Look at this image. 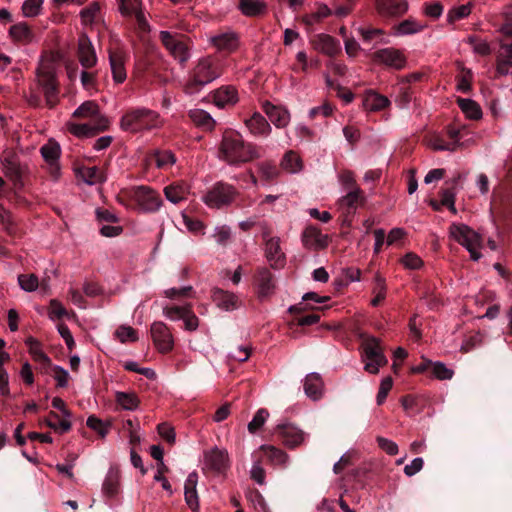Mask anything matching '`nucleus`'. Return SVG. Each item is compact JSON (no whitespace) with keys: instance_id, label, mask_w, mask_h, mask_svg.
<instances>
[{"instance_id":"obj_1","label":"nucleus","mask_w":512,"mask_h":512,"mask_svg":"<svg viewBox=\"0 0 512 512\" xmlns=\"http://www.w3.org/2000/svg\"><path fill=\"white\" fill-rule=\"evenodd\" d=\"M260 152L253 143L245 142L238 133L228 132L223 135L219 146V158L232 166L260 158Z\"/></svg>"},{"instance_id":"obj_2","label":"nucleus","mask_w":512,"mask_h":512,"mask_svg":"<svg viewBox=\"0 0 512 512\" xmlns=\"http://www.w3.org/2000/svg\"><path fill=\"white\" fill-rule=\"evenodd\" d=\"M223 72L224 64L218 57L206 56L201 58L192 71L185 91L187 93H194L219 78Z\"/></svg>"},{"instance_id":"obj_3","label":"nucleus","mask_w":512,"mask_h":512,"mask_svg":"<svg viewBox=\"0 0 512 512\" xmlns=\"http://www.w3.org/2000/svg\"><path fill=\"white\" fill-rule=\"evenodd\" d=\"M163 124L160 114L146 107L130 109L120 120L121 129L131 133L159 129Z\"/></svg>"},{"instance_id":"obj_4","label":"nucleus","mask_w":512,"mask_h":512,"mask_svg":"<svg viewBox=\"0 0 512 512\" xmlns=\"http://www.w3.org/2000/svg\"><path fill=\"white\" fill-rule=\"evenodd\" d=\"M56 72V61L50 57H42L36 70V79L49 108L55 107L59 102V83Z\"/></svg>"},{"instance_id":"obj_5","label":"nucleus","mask_w":512,"mask_h":512,"mask_svg":"<svg viewBox=\"0 0 512 512\" xmlns=\"http://www.w3.org/2000/svg\"><path fill=\"white\" fill-rule=\"evenodd\" d=\"M449 235L469 252L473 261H478L482 257L480 252L483 247L482 236L468 225L452 223L449 227Z\"/></svg>"},{"instance_id":"obj_6","label":"nucleus","mask_w":512,"mask_h":512,"mask_svg":"<svg viewBox=\"0 0 512 512\" xmlns=\"http://www.w3.org/2000/svg\"><path fill=\"white\" fill-rule=\"evenodd\" d=\"M238 196L239 191L235 186L219 181L206 191L202 201L209 208L221 209L230 206Z\"/></svg>"},{"instance_id":"obj_7","label":"nucleus","mask_w":512,"mask_h":512,"mask_svg":"<svg viewBox=\"0 0 512 512\" xmlns=\"http://www.w3.org/2000/svg\"><path fill=\"white\" fill-rule=\"evenodd\" d=\"M362 359L365 363L364 369L370 374H377L380 367L387 364L380 342L375 337H369L362 344Z\"/></svg>"},{"instance_id":"obj_8","label":"nucleus","mask_w":512,"mask_h":512,"mask_svg":"<svg viewBox=\"0 0 512 512\" xmlns=\"http://www.w3.org/2000/svg\"><path fill=\"white\" fill-rule=\"evenodd\" d=\"M130 196L144 213H155L163 204L160 194L149 186L140 185L134 187L131 190Z\"/></svg>"},{"instance_id":"obj_9","label":"nucleus","mask_w":512,"mask_h":512,"mask_svg":"<svg viewBox=\"0 0 512 512\" xmlns=\"http://www.w3.org/2000/svg\"><path fill=\"white\" fill-rule=\"evenodd\" d=\"M264 256L270 267L275 270L283 269L286 265V255L281 248L278 236H270L268 231L263 232Z\"/></svg>"},{"instance_id":"obj_10","label":"nucleus","mask_w":512,"mask_h":512,"mask_svg":"<svg viewBox=\"0 0 512 512\" xmlns=\"http://www.w3.org/2000/svg\"><path fill=\"white\" fill-rule=\"evenodd\" d=\"M230 467L228 451L224 448L213 447L203 454V470L216 474L225 473Z\"/></svg>"},{"instance_id":"obj_11","label":"nucleus","mask_w":512,"mask_h":512,"mask_svg":"<svg viewBox=\"0 0 512 512\" xmlns=\"http://www.w3.org/2000/svg\"><path fill=\"white\" fill-rule=\"evenodd\" d=\"M150 333L153 344L158 352L166 354L174 348V336L166 323L154 321L151 324Z\"/></svg>"},{"instance_id":"obj_12","label":"nucleus","mask_w":512,"mask_h":512,"mask_svg":"<svg viewBox=\"0 0 512 512\" xmlns=\"http://www.w3.org/2000/svg\"><path fill=\"white\" fill-rule=\"evenodd\" d=\"M254 286L257 297L261 300L271 297L276 290V280L267 267H258L254 275Z\"/></svg>"},{"instance_id":"obj_13","label":"nucleus","mask_w":512,"mask_h":512,"mask_svg":"<svg viewBox=\"0 0 512 512\" xmlns=\"http://www.w3.org/2000/svg\"><path fill=\"white\" fill-rule=\"evenodd\" d=\"M372 59L377 64H382L396 70L405 68L407 64V59L403 51L394 47L382 48L375 51Z\"/></svg>"},{"instance_id":"obj_14","label":"nucleus","mask_w":512,"mask_h":512,"mask_svg":"<svg viewBox=\"0 0 512 512\" xmlns=\"http://www.w3.org/2000/svg\"><path fill=\"white\" fill-rule=\"evenodd\" d=\"M160 39L175 60L181 64L188 61L190 58L189 48L184 41L178 38L177 35H174L169 31H161Z\"/></svg>"},{"instance_id":"obj_15","label":"nucleus","mask_w":512,"mask_h":512,"mask_svg":"<svg viewBox=\"0 0 512 512\" xmlns=\"http://www.w3.org/2000/svg\"><path fill=\"white\" fill-rule=\"evenodd\" d=\"M108 55L113 81L116 84H122L127 78L125 65L128 54L122 48H115L109 49Z\"/></svg>"},{"instance_id":"obj_16","label":"nucleus","mask_w":512,"mask_h":512,"mask_svg":"<svg viewBox=\"0 0 512 512\" xmlns=\"http://www.w3.org/2000/svg\"><path fill=\"white\" fill-rule=\"evenodd\" d=\"M209 42L217 51L231 54L239 48L240 37L235 31L228 30L211 36Z\"/></svg>"},{"instance_id":"obj_17","label":"nucleus","mask_w":512,"mask_h":512,"mask_svg":"<svg viewBox=\"0 0 512 512\" xmlns=\"http://www.w3.org/2000/svg\"><path fill=\"white\" fill-rule=\"evenodd\" d=\"M109 127V120L105 116H99L95 124L69 123L68 130L76 137H90L96 135L100 131H104Z\"/></svg>"},{"instance_id":"obj_18","label":"nucleus","mask_w":512,"mask_h":512,"mask_svg":"<svg viewBox=\"0 0 512 512\" xmlns=\"http://www.w3.org/2000/svg\"><path fill=\"white\" fill-rule=\"evenodd\" d=\"M302 244L308 250L318 251L329 244L328 236L321 233L315 226H308L302 233Z\"/></svg>"},{"instance_id":"obj_19","label":"nucleus","mask_w":512,"mask_h":512,"mask_svg":"<svg viewBox=\"0 0 512 512\" xmlns=\"http://www.w3.org/2000/svg\"><path fill=\"white\" fill-rule=\"evenodd\" d=\"M78 59L84 69H90L97 64V56L90 38L82 34L78 39Z\"/></svg>"},{"instance_id":"obj_20","label":"nucleus","mask_w":512,"mask_h":512,"mask_svg":"<svg viewBox=\"0 0 512 512\" xmlns=\"http://www.w3.org/2000/svg\"><path fill=\"white\" fill-rule=\"evenodd\" d=\"M211 298L215 305L224 311H234L240 306V300L235 293L221 288H213Z\"/></svg>"},{"instance_id":"obj_21","label":"nucleus","mask_w":512,"mask_h":512,"mask_svg":"<svg viewBox=\"0 0 512 512\" xmlns=\"http://www.w3.org/2000/svg\"><path fill=\"white\" fill-rule=\"evenodd\" d=\"M408 8L407 0H376L377 12L383 17H400Z\"/></svg>"},{"instance_id":"obj_22","label":"nucleus","mask_w":512,"mask_h":512,"mask_svg":"<svg viewBox=\"0 0 512 512\" xmlns=\"http://www.w3.org/2000/svg\"><path fill=\"white\" fill-rule=\"evenodd\" d=\"M312 44L318 52L329 57H334L341 52L340 42L329 34H317Z\"/></svg>"},{"instance_id":"obj_23","label":"nucleus","mask_w":512,"mask_h":512,"mask_svg":"<svg viewBox=\"0 0 512 512\" xmlns=\"http://www.w3.org/2000/svg\"><path fill=\"white\" fill-rule=\"evenodd\" d=\"M303 389L305 395L313 401L322 398L324 394V382L321 375L317 372H311L303 380Z\"/></svg>"},{"instance_id":"obj_24","label":"nucleus","mask_w":512,"mask_h":512,"mask_svg":"<svg viewBox=\"0 0 512 512\" xmlns=\"http://www.w3.org/2000/svg\"><path fill=\"white\" fill-rule=\"evenodd\" d=\"M282 442L288 448H296L305 441V433L292 424L278 426Z\"/></svg>"},{"instance_id":"obj_25","label":"nucleus","mask_w":512,"mask_h":512,"mask_svg":"<svg viewBox=\"0 0 512 512\" xmlns=\"http://www.w3.org/2000/svg\"><path fill=\"white\" fill-rule=\"evenodd\" d=\"M213 103L220 108L235 105L238 100V91L232 85H224L213 92Z\"/></svg>"},{"instance_id":"obj_26","label":"nucleus","mask_w":512,"mask_h":512,"mask_svg":"<svg viewBox=\"0 0 512 512\" xmlns=\"http://www.w3.org/2000/svg\"><path fill=\"white\" fill-rule=\"evenodd\" d=\"M262 108L266 115L268 116V118L270 119V121L277 128H284L289 124L290 113L286 108L281 106H275L268 101L263 103Z\"/></svg>"},{"instance_id":"obj_27","label":"nucleus","mask_w":512,"mask_h":512,"mask_svg":"<svg viewBox=\"0 0 512 512\" xmlns=\"http://www.w3.org/2000/svg\"><path fill=\"white\" fill-rule=\"evenodd\" d=\"M238 10L246 17H262L268 12V4L264 0H239Z\"/></svg>"},{"instance_id":"obj_28","label":"nucleus","mask_w":512,"mask_h":512,"mask_svg":"<svg viewBox=\"0 0 512 512\" xmlns=\"http://www.w3.org/2000/svg\"><path fill=\"white\" fill-rule=\"evenodd\" d=\"M190 193L189 185L184 181H177L171 183L164 188V194L166 199L173 203L178 204L187 199Z\"/></svg>"},{"instance_id":"obj_29","label":"nucleus","mask_w":512,"mask_h":512,"mask_svg":"<svg viewBox=\"0 0 512 512\" xmlns=\"http://www.w3.org/2000/svg\"><path fill=\"white\" fill-rule=\"evenodd\" d=\"M244 123L251 134L254 136H268L271 132V126L263 115L259 112L244 120Z\"/></svg>"},{"instance_id":"obj_30","label":"nucleus","mask_w":512,"mask_h":512,"mask_svg":"<svg viewBox=\"0 0 512 512\" xmlns=\"http://www.w3.org/2000/svg\"><path fill=\"white\" fill-rule=\"evenodd\" d=\"M197 482L198 475L196 472H192L188 475L184 485L185 501L193 512L199 509V498L196 490Z\"/></svg>"},{"instance_id":"obj_31","label":"nucleus","mask_w":512,"mask_h":512,"mask_svg":"<svg viewBox=\"0 0 512 512\" xmlns=\"http://www.w3.org/2000/svg\"><path fill=\"white\" fill-rule=\"evenodd\" d=\"M496 69L500 75H508L512 72V42L500 44Z\"/></svg>"},{"instance_id":"obj_32","label":"nucleus","mask_w":512,"mask_h":512,"mask_svg":"<svg viewBox=\"0 0 512 512\" xmlns=\"http://www.w3.org/2000/svg\"><path fill=\"white\" fill-rule=\"evenodd\" d=\"M390 104L386 96L378 94L375 91H366L363 95L362 105L365 110L376 112L385 109Z\"/></svg>"},{"instance_id":"obj_33","label":"nucleus","mask_w":512,"mask_h":512,"mask_svg":"<svg viewBox=\"0 0 512 512\" xmlns=\"http://www.w3.org/2000/svg\"><path fill=\"white\" fill-rule=\"evenodd\" d=\"M9 37L17 43L26 45L33 41L34 34L29 25L25 22H19L9 28Z\"/></svg>"},{"instance_id":"obj_34","label":"nucleus","mask_w":512,"mask_h":512,"mask_svg":"<svg viewBox=\"0 0 512 512\" xmlns=\"http://www.w3.org/2000/svg\"><path fill=\"white\" fill-rule=\"evenodd\" d=\"M260 449L265 453L271 465L281 468L287 467L289 455L285 451L272 445H262Z\"/></svg>"},{"instance_id":"obj_35","label":"nucleus","mask_w":512,"mask_h":512,"mask_svg":"<svg viewBox=\"0 0 512 512\" xmlns=\"http://www.w3.org/2000/svg\"><path fill=\"white\" fill-rule=\"evenodd\" d=\"M330 15H332V9H330L324 3L316 2L314 5V10L305 14L302 17V21L308 26H313L317 23H320L323 19L329 17Z\"/></svg>"},{"instance_id":"obj_36","label":"nucleus","mask_w":512,"mask_h":512,"mask_svg":"<svg viewBox=\"0 0 512 512\" xmlns=\"http://www.w3.org/2000/svg\"><path fill=\"white\" fill-rule=\"evenodd\" d=\"M280 167L282 170L290 173V174H296L303 169V162L301 157L293 150L287 151L281 161H280Z\"/></svg>"},{"instance_id":"obj_37","label":"nucleus","mask_w":512,"mask_h":512,"mask_svg":"<svg viewBox=\"0 0 512 512\" xmlns=\"http://www.w3.org/2000/svg\"><path fill=\"white\" fill-rule=\"evenodd\" d=\"M25 344L28 346L29 354L35 362L42 365H50V358L43 351L41 343L36 338L28 337L25 340Z\"/></svg>"},{"instance_id":"obj_38","label":"nucleus","mask_w":512,"mask_h":512,"mask_svg":"<svg viewBox=\"0 0 512 512\" xmlns=\"http://www.w3.org/2000/svg\"><path fill=\"white\" fill-rule=\"evenodd\" d=\"M188 116L195 125L202 129L212 130L215 126V120L203 109H191Z\"/></svg>"},{"instance_id":"obj_39","label":"nucleus","mask_w":512,"mask_h":512,"mask_svg":"<svg viewBox=\"0 0 512 512\" xmlns=\"http://www.w3.org/2000/svg\"><path fill=\"white\" fill-rule=\"evenodd\" d=\"M425 27V24L417 21L416 19L408 18L394 27V34L397 36L416 34L424 30Z\"/></svg>"},{"instance_id":"obj_40","label":"nucleus","mask_w":512,"mask_h":512,"mask_svg":"<svg viewBox=\"0 0 512 512\" xmlns=\"http://www.w3.org/2000/svg\"><path fill=\"white\" fill-rule=\"evenodd\" d=\"M329 300H330L329 296H319L315 292H308L303 295L301 303H298L296 305L289 307V312L290 313H300V312L306 311L308 309H316L314 306L310 307L307 303L308 301H313L315 303H325Z\"/></svg>"},{"instance_id":"obj_41","label":"nucleus","mask_w":512,"mask_h":512,"mask_svg":"<svg viewBox=\"0 0 512 512\" xmlns=\"http://www.w3.org/2000/svg\"><path fill=\"white\" fill-rule=\"evenodd\" d=\"M115 401L126 411H135L140 405V399L134 392L117 391L115 393Z\"/></svg>"},{"instance_id":"obj_42","label":"nucleus","mask_w":512,"mask_h":512,"mask_svg":"<svg viewBox=\"0 0 512 512\" xmlns=\"http://www.w3.org/2000/svg\"><path fill=\"white\" fill-rule=\"evenodd\" d=\"M41 155L44 160L50 164L51 166L56 165L60 158L61 148L60 145L54 141L49 140L46 144H44L40 149Z\"/></svg>"},{"instance_id":"obj_43","label":"nucleus","mask_w":512,"mask_h":512,"mask_svg":"<svg viewBox=\"0 0 512 512\" xmlns=\"http://www.w3.org/2000/svg\"><path fill=\"white\" fill-rule=\"evenodd\" d=\"M457 103L467 118L479 120L482 117L481 107L474 100L469 98H459Z\"/></svg>"},{"instance_id":"obj_44","label":"nucleus","mask_w":512,"mask_h":512,"mask_svg":"<svg viewBox=\"0 0 512 512\" xmlns=\"http://www.w3.org/2000/svg\"><path fill=\"white\" fill-rule=\"evenodd\" d=\"M101 7L98 2H92L80 11V18L83 25H92L100 19Z\"/></svg>"},{"instance_id":"obj_45","label":"nucleus","mask_w":512,"mask_h":512,"mask_svg":"<svg viewBox=\"0 0 512 512\" xmlns=\"http://www.w3.org/2000/svg\"><path fill=\"white\" fill-rule=\"evenodd\" d=\"M80 174L83 181L88 185H95L105 181L104 173L96 166L83 168Z\"/></svg>"},{"instance_id":"obj_46","label":"nucleus","mask_w":512,"mask_h":512,"mask_svg":"<svg viewBox=\"0 0 512 512\" xmlns=\"http://www.w3.org/2000/svg\"><path fill=\"white\" fill-rule=\"evenodd\" d=\"M73 116L77 118L96 117L97 120L101 115L99 113V106L96 102L85 101L73 112Z\"/></svg>"},{"instance_id":"obj_47","label":"nucleus","mask_w":512,"mask_h":512,"mask_svg":"<svg viewBox=\"0 0 512 512\" xmlns=\"http://www.w3.org/2000/svg\"><path fill=\"white\" fill-rule=\"evenodd\" d=\"M44 423L51 429L59 431L60 433L68 432L71 429L70 421L60 419L58 414L50 412L49 416L44 420Z\"/></svg>"},{"instance_id":"obj_48","label":"nucleus","mask_w":512,"mask_h":512,"mask_svg":"<svg viewBox=\"0 0 512 512\" xmlns=\"http://www.w3.org/2000/svg\"><path fill=\"white\" fill-rule=\"evenodd\" d=\"M190 306L191 304H185L183 306L165 305L162 308V314L171 321L182 320Z\"/></svg>"},{"instance_id":"obj_49","label":"nucleus","mask_w":512,"mask_h":512,"mask_svg":"<svg viewBox=\"0 0 512 512\" xmlns=\"http://www.w3.org/2000/svg\"><path fill=\"white\" fill-rule=\"evenodd\" d=\"M156 166L167 170L176 163V157L170 150L156 151L154 154Z\"/></svg>"},{"instance_id":"obj_50","label":"nucleus","mask_w":512,"mask_h":512,"mask_svg":"<svg viewBox=\"0 0 512 512\" xmlns=\"http://www.w3.org/2000/svg\"><path fill=\"white\" fill-rule=\"evenodd\" d=\"M258 171L266 181H273L280 175L279 169L272 161H262L257 164Z\"/></svg>"},{"instance_id":"obj_51","label":"nucleus","mask_w":512,"mask_h":512,"mask_svg":"<svg viewBox=\"0 0 512 512\" xmlns=\"http://www.w3.org/2000/svg\"><path fill=\"white\" fill-rule=\"evenodd\" d=\"M2 165L6 176L12 179H18L20 177L19 163L14 155L5 156L2 159Z\"/></svg>"},{"instance_id":"obj_52","label":"nucleus","mask_w":512,"mask_h":512,"mask_svg":"<svg viewBox=\"0 0 512 512\" xmlns=\"http://www.w3.org/2000/svg\"><path fill=\"white\" fill-rule=\"evenodd\" d=\"M86 424L90 429L97 432L101 438H105L107 436L111 427L109 422H104L94 415L88 417Z\"/></svg>"},{"instance_id":"obj_53","label":"nucleus","mask_w":512,"mask_h":512,"mask_svg":"<svg viewBox=\"0 0 512 512\" xmlns=\"http://www.w3.org/2000/svg\"><path fill=\"white\" fill-rule=\"evenodd\" d=\"M472 10V5L470 3L463 4L457 7L451 8L447 13V21L449 23H454L458 20L466 18L470 15Z\"/></svg>"},{"instance_id":"obj_54","label":"nucleus","mask_w":512,"mask_h":512,"mask_svg":"<svg viewBox=\"0 0 512 512\" xmlns=\"http://www.w3.org/2000/svg\"><path fill=\"white\" fill-rule=\"evenodd\" d=\"M114 335L121 343L136 342L138 340L137 331L133 327L127 325L119 326Z\"/></svg>"},{"instance_id":"obj_55","label":"nucleus","mask_w":512,"mask_h":512,"mask_svg":"<svg viewBox=\"0 0 512 512\" xmlns=\"http://www.w3.org/2000/svg\"><path fill=\"white\" fill-rule=\"evenodd\" d=\"M44 0H25L22 5L24 17L33 18L41 14Z\"/></svg>"},{"instance_id":"obj_56","label":"nucleus","mask_w":512,"mask_h":512,"mask_svg":"<svg viewBox=\"0 0 512 512\" xmlns=\"http://www.w3.org/2000/svg\"><path fill=\"white\" fill-rule=\"evenodd\" d=\"M468 43L471 45L474 53L480 56H487L491 53V47L487 40L476 36L468 37Z\"/></svg>"},{"instance_id":"obj_57","label":"nucleus","mask_w":512,"mask_h":512,"mask_svg":"<svg viewBox=\"0 0 512 512\" xmlns=\"http://www.w3.org/2000/svg\"><path fill=\"white\" fill-rule=\"evenodd\" d=\"M431 374L434 378L438 380H450L454 375V371L451 368H448L443 362H433Z\"/></svg>"},{"instance_id":"obj_58","label":"nucleus","mask_w":512,"mask_h":512,"mask_svg":"<svg viewBox=\"0 0 512 512\" xmlns=\"http://www.w3.org/2000/svg\"><path fill=\"white\" fill-rule=\"evenodd\" d=\"M373 293L375 294V297L371 300V305L376 307L386 297L385 279L379 274L375 276V286L373 288Z\"/></svg>"},{"instance_id":"obj_59","label":"nucleus","mask_w":512,"mask_h":512,"mask_svg":"<svg viewBox=\"0 0 512 512\" xmlns=\"http://www.w3.org/2000/svg\"><path fill=\"white\" fill-rule=\"evenodd\" d=\"M18 283L26 292H33L39 286L38 277L34 274H21L18 276Z\"/></svg>"},{"instance_id":"obj_60","label":"nucleus","mask_w":512,"mask_h":512,"mask_svg":"<svg viewBox=\"0 0 512 512\" xmlns=\"http://www.w3.org/2000/svg\"><path fill=\"white\" fill-rule=\"evenodd\" d=\"M231 236V228L227 225L217 226L212 234L217 244L221 246H226L230 242Z\"/></svg>"},{"instance_id":"obj_61","label":"nucleus","mask_w":512,"mask_h":512,"mask_svg":"<svg viewBox=\"0 0 512 512\" xmlns=\"http://www.w3.org/2000/svg\"><path fill=\"white\" fill-rule=\"evenodd\" d=\"M269 416V412L261 408L254 415L253 419L248 423V431L250 433H256L266 422Z\"/></svg>"},{"instance_id":"obj_62","label":"nucleus","mask_w":512,"mask_h":512,"mask_svg":"<svg viewBox=\"0 0 512 512\" xmlns=\"http://www.w3.org/2000/svg\"><path fill=\"white\" fill-rule=\"evenodd\" d=\"M362 199V192L359 187L349 190L346 195L340 199V204L348 208H354L357 203Z\"/></svg>"},{"instance_id":"obj_63","label":"nucleus","mask_w":512,"mask_h":512,"mask_svg":"<svg viewBox=\"0 0 512 512\" xmlns=\"http://www.w3.org/2000/svg\"><path fill=\"white\" fill-rule=\"evenodd\" d=\"M118 489V476L113 473L108 474L102 485L103 493L106 494L107 496H114L118 493Z\"/></svg>"},{"instance_id":"obj_64","label":"nucleus","mask_w":512,"mask_h":512,"mask_svg":"<svg viewBox=\"0 0 512 512\" xmlns=\"http://www.w3.org/2000/svg\"><path fill=\"white\" fill-rule=\"evenodd\" d=\"M502 17L504 22L499 28V32L506 36H512V4L503 8Z\"/></svg>"}]
</instances>
